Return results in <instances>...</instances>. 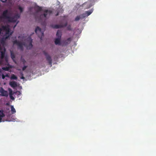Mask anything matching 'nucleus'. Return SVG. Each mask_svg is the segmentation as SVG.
<instances>
[{
	"label": "nucleus",
	"mask_w": 156,
	"mask_h": 156,
	"mask_svg": "<svg viewBox=\"0 0 156 156\" xmlns=\"http://www.w3.org/2000/svg\"><path fill=\"white\" fill-rule=\"evenodd\" d=\"M32 40L30 37H28L27 39V43H22L17 40H15L13 41V44H16L18 46V48L21 51L23 49V46H25L27 49H30L33 47L32 44Z\"/></svg>",
	"instance_id": "f03ea898"
},
{
	"label": "nucleus",
	"mask_w": 156,
	"mask_h": 156,
	"mask_svg": "<svg viewBox=\"0 0 156 156\" xmlns=\"http://www.w3.org/2000/svg\"><path fill=\"white\" fill-rule=\"evenodd\" d=\"M10 98L12 100H14L15 99L14 98L13 96L12 95H9Z\"/></svg>",
	"instance_id": "c756f323"
},
{
	"label": "nucleus",
	"mask_w": 156,
	"mask_h": 156,
	"mask_svg": "<svg viewBox=\"0 0 156 156\" xmlns=\"http://www.w3.org/2000/svg\"><path fill=\"white\" fill-rule=\"evenodd\" d=\"M11 79L12 80H16L17 79V76L14 74L11 75Z\"/></svg>",
	"instance_id": "aec40b11"
},
{
	"label": "nucleus",
	"mask_w": 156,
	"mask_h": 156,
	"mask_svg": "<svg viewBox=\"0 0 156 156\" xmlns=\"http://www.w3.org/2000/svg\"><path fill=\"white\" fill-rule=\"evenodd\" d=\"M5 40L3 38L0 40V43L2 45H4L5 43Z\"/></svg>",
	"instance_id": "412c9836"
},
{
	"label": "nucleus",
	"mask_w": 156,
	"mask_h": 156,
	"mask_svg": "<svg viewBox=\"0 0 156 156\" xmlns=\"http://www.w3.org/2000/svg\"><path fill=\"white\" fill-rule=\"evenodd\" d=\"M80 16L81 17V19H82L85 17L86 16H87V15L85 12L84 13L80 15Z\"/></svg>",
	"instance_id": "5701e85b"
},
{
	"label": "nucleus",
	"mask_w": 156,
	"mask_h": 156,
	"mask_svg": "<svg viewBox=\"0 0 156 156\" xmlns=\"http://www.w3.org/2000/svg\"><path fill=\"white\" fill-rule=\"evenodd\" d=\"M12 14V12L11 10V9L9 8V9H5L3 12L2 18L7 20L9 22L15 23L17 20L20 17V15L17 13L13 16H11ZM1 18V17L0 16V19Z\"/></svg>",
	"instance_id": "f257e3e1"
},
{
	"label": "nucleus",
	"mask_w": 156,
	"mask_h": 156,
	"mask_svg": "<svg viewBox=\"0 0 156 156\" xmlns=\"http://www.w3.org/2000/svg\"><path fill=\"white\" fill-rule=\"evenodd\" d=\"M58 13H57L56 14V16H58Z\"/></svg>",
	"instance_id": "58836bf2"
},
{
	"label": "nucleus",
	"mask_w": 156,
	"mask_h": 156,
	"mask_svg": "<svg viewBox=\"0 0 156 156\" xmlns=\"http://www.w3.org/2000/svg\"><path fill=\"white\" fill-rule=\"evenodd\" d=\"M5 49L4 51H1V55L0 58L3 59H4V58L5 62H7L8 61V58L7 56H5Z\"/></svg>",
	"instance_id": "0eeeda50"
},
{
	"label": "nucleus",
	"mask_w": 156,
	"mask_h": 156,
	"mask_svg": "<svg viewBox=\"0 0 156 156\" xmlns=\"http://www.w3.org/2000/svg\"><path fill=\"white\" fill-rule=\"evenodd\" d=\"M61 38H57L55 41V43L56 45L60 44V40Z\"/></svg>",
	"instance_id": "f8f14e48"
},
{
	"label": "nucleus",
	"mask_w": 156,
	"mask_h": 156,
	"mask_svg": "<svg viewBox=\"0 0 156 156\" xmlns=\"http://www.w3.org/2000/svg\"><path fill=\"white\" fill-rule=\"evenodd\" d=\"M11 111L12 114H13L16 112V111L14 107L12 105L11 106Z\"/></svg>",
	"instance_id": "6ab92c4d"
},
{
	"label": "nucleus",
	"mask_w": 156,
	"mask_h": 156,
	"mask_svg": "<svg viewBox=\"0 0 156 156\" xmlns=\"http://www.w3.org/2000/svg\"><path fill=\"white\" fill-rule=\"evenodd\" d=\"M5 75H4V74H2V78L3 79H5Z\"/></svg>",
	"instance_id": "473e14b6"
},
{
	"label": "nucleus",
	"mask_w": 156,
	"mask_h": 156,
	"mask_svg": "<svg viewBox=\"0 0 156 156\" xmlns=\"http://www.w3.org/2000/svg\"><path fill=\"white\" fill-rule=\"evenodd\" d=\"M35 9L36 11L38 12L42 10V8L39 6H37L35 7Z\"/></svg>",
	"instance_id": "ddd939ff"
},
{
	"label": "nucleus",
	"mask_w": 156,
	"mask_h": 156,
	"mask_svg": "<svg viewBox=\"0 0 156 156\" xmlns=\"http://www.w3.org/2000/svg\"><path fill=\"white\" fill-rule=\"evenodd\" d=\"M2 30V29L1 28H0V34H1V33Z\"/></svg>",
	"instance_id": "e433bc0d"
},
{
	"label": "nucleus",
	"mask_w": 156,
	"mask_h": 156,
	"mask_svg": "<svg viewBox=\"0 0 156 156\" xmlns=\"http://www.w3.org/2000/svg\"><path fill=\"white\" fill-rule=\"evenodd\" d=\"M0 93H1V95L2 96L7 97L8 96L7 91L5 90L2 87L0 88Z\"/></svg>",
	"instance_id": "6e6552de"
},
{
	"label": "nucleus",
	"mask_w": 156,
	"mask_h": 156,
	"mask_svg": "<svg viewBox=\"0 0 156 156\" xmlns=\"http://www.w3.org/2000/svg\"><path fill=\"white\" fill-rule=\"evenodd\" d=\"M9 85L13 88L17 86L16 83L14 81L10 82L9 83Z\"/></svg>",
	"instance_id": "9d476101"
},
{
	"label": "nucleus",
	"mask_w": 156,
	"mask_h": 156,
	"mask_svg": "<svg viewBox=\"0 0 156 156\" xmlns=\"http://www.w3.org/2000/svg\"><path fill=\"white\" fill-rule=\"evenodd\" d=\"M63 17H64V18H66L67 17V16H63Z\"/></svg>",
	"instance_id": "4c0bfd02"
},
{
	"label": "nucleus",
	"mask_w": 156,
	"mask_h": 156,
	"mask_svg": "<svg viewBox=\"0 0 156 156\" xmlns=\"http://www.w3.org/2000/svg\"><path fill=\"white\" fill-rule=\"evenodd\" d=\"M27 67V66H24L22 68V70L23 71H24L26 69Z\"/></svg>",
	"instance_id": "7c9ffc66"
},
{
	"label": "nucleus",
	"mask_w": 156,
	"mask_h": 156,
	"mask_svg": "<svg viewBox=\"0 0 156 156\" xmlns=\"http://www.w3.org/2000/svg\"><path fill=\"white\" fill-rule=\"evenodd\" d=\"M67 22H66L65 23L62 24H61L60 25L56 24L52 26V27L54 28L55 29H58V28H61L65 27H66L67 25Z\"/></svg>",
	"instance_id": "423d86ee"
},
{
	"label": "nucleus",
	"mask_w": 156,
	"mask_h": 156,
	"mask_svg": "<svg viewBox=\"0 0 156 156\" xmlns=\"http://www.w3.org/2000/svg\"><path fill=\"white\" fill-rule=\"evenodd\" d=\"M97 0H89L87 2L84 3L83 5H86L87 6L86 7V8L88 9L94 5L95 1Z\"/></svg>",
	"instance_id": "20e7f679"
},
{
	"label": "nucleus",
	"mask_w": 156,
	"mask_h": 156,
	"mask_svg": "<svg viewBox=\"0 0 156 156\" xmlns=\"http://www.w3.org/2000/svg\"><path fill=\"white\" fill-rule=\"evenodd\" d=\"M18 9L20 10V12H22L23 11V8L20 6H18Z\"/></svg>",
	"instance_id": "b1692460"
},
{
	"label": "nucleus",
	"mask_w": 156,
	"mask_h": 156,
	"mask_svg": "<svg viewBox=\"0 0 156 156\" xmlns=\"http://www.w3.org/2000/svg\"><path fill=\"white\" fill-rule=\"evenodd\" d=\"M44 13L41 16V17H42L44 16V17L46 18L48 14H50L52 12L51 10H46L44 11Z\"/></svg>",
	"instance_id": "1a4fd4ad"
},
{
	"label": "nucleus",
	"mask_w": 156,
	"mask_h": 156,
	"mask_svg": "<svg viewBox=\"0 0 156 156\" xmlns=\"http://www.w3.org/2000/svg\"><path fill=\"white\" fill-rule=\"evenodd\" d=\"M1 95L0 94V96Z\"/></svg>",
	"instance_id": "a19ab883"
},
{
	"label": "nucleus",
	"mask_w": 156,
	"mask_h": 156,
	"mask_svg": "<svg viewBox=\"0 0 156 156\" xmlns=\"http://www.w3.org/2000/svg\"><path fill=\"white\" fill-rule=\"evenodd\" d=\"M93 12V10L92 9L90 10L89 11H86L85 12L87 16H88Z\"/></svg>",
	"instance_id": "f3484780"
},
{
	"label": "nucleus",
	"mask_w": 156,
	"mask_h": 156,
	"mask_svg": "<svg viewBox=\"0 0 156 156\" xmlns=\"http://www.w3.org/2000/svg\"><path fill=\"white\" fill-rule=\"evenodd\" d=\"M2 69L3 70L6 71H8L9 69V68L8 67H3Z\"/></svg>",
	"instance_id": "393cba45"
},
{
	"label": "nucleus",
	"mask_w": 156,
	"mask_h": 156,
	"mask_svg": "<svg viewBox=\"0 0 156 156\" xmlns=\"http://www.w3.org/2000/svg\"><path fill=\"white\" fill-rule=\"evenodd\" d=\"M80 19H81V17L80 16H77L75 18V21H79Z\"/></svg>",
	"instance_id": "4be33fe9"
},
{
	"label": "nucleus",
	"mask_w": 156,
	"mask_h": 156,
	"mask_svg": "<svg viewBox=\"0 0 156 156\" xmlns=\"http://www.w3.org/2000/svg\"><path fill=\"white\" fill-rule=\"evenodd\" d=\"M5 116V115L3 112V111L0 110V122H2V118Z\"/></svg>",
	"instance_id": "4468645a"
},
{
	"label": "nucleus",
	"mask_w": 156,
	"mask_h": 156,
	"mask_svg": "<svg viewBox=\"0 0 156 156\" xmlns=\"http://www.w3.org/2000/svg\"><path fill=\"white\" fill-rule=\"evenodd\" d=\"M56 35L58 38H61L62 36V32L61 31L58 30Z\"/></svg>",
	"instance_id": "2eb2a0df"
},
{
	"label": "nucleus",
	"mask_w": 156,
	"mask_h": 156,
	"mask_svg": "<svg viewBox=\"0 0 156 156\" xmlns=\"http://www.w3.org/2000/svg\"><path fill=\"white\" fill-rule=\"evenodd\" d=\"M43 52L44 55L46 56L47 60L49 64L51 66H52V60L51 56L45 51H44Z\"/></svg>",
	"instance_id": "39448f33"
},
{
	"label": "nucleus",
	"mask_w": 156,
	"mask_h": 156,
	"mask_svg": "<svg viewBox=\"0 0 156 156\" xmlns=\"http://www.w3.org/2000/svg\"><path fill=\"white\" fill-rule=\"evenodd\" d=\"M71 40L70 37L69 38L65 41L64 43H65L66 45H67L70 43Z\"/></svg>",
	"instance_id": "dca6fc26"
},
{
	"label": "nucleus",
	"mask_w": 156,
	"mask_h": 156,
	"mask_svg": "<svg viewBox=\"0 0 156 156\" xmlns=\"http://www.w3.org/2000/svg\"><path fill=\"white\" fill-rule=\"evenodd\" d=\"M13 94V93H12V91L11 89H10L9 90V95H12Z\"/></svg>",
	"instance_id": "a878e982"
},
{
	"label": "nucleus",
	"mask_w": 156,
	"mask_h": 156,
	"mask_svg": "<svg viewBox=\"0 0 156 156\" xmlns=\"http://www.w3.org/2000/svg\"><path fill=\"white\" fill-rule=\"evenodd\" d=\"M11 57L13 60L14 61L15 58V56L14 54L12 51H11Z\"/></svg>",
	"instance_id": "a211bd4d"
},
{
	"label": "nucleus",
	"mask_w": 156,
	"mask_h": 156,
	"mask_svg": "<svg viewBox=\"0 0 156 156\" xmlns=\"http://www.w3.org/2000/svg\"><path fill=\"white\" fill-rule=\"evenodd\" d=\"M22 62H23V64H25V62H26V61L25 60V59H23V60Z\"/></svg>",
	"instance_id": "f704fd0d"
},
{
	"label": "nucleus",
	"mask_w": 156,
	"mask_h": 156,
	"mask_svg": "<svg viewBox=\"0 0 156 156\" xmlns=\"http://www.w3.org/2000/svg\"><path fill=\"white\" fill-rule=\"evenodd\" d=\"M9 35H7L6 37H3V38L6 41V39H8L9 37Z\"/></svg>",
	"instance_id": "c85d7f7f"
},
{
	"label": "nucleus",
	"mask_w": 156,
	"mask_h": 156,
	"mask_svg": "<svg viewBox=\"0 0 156 156\" xmlns=\"http://www.w3.org/2000/svg\"><path fill=\"white\" fill-rule=\"evenodd\" d=\"M3 62V59L0 58V65L2 64Z\"/></svg>",
	"instance_id": "cd10ccee"
},
{
	"label": "nucleus",
	"mask_w": 156,
	"mask_h": 156,
	"mask_svg": "<svg viewBox=\"0 0 156 156\" xmlns=\"http://www.w3.org/2000/svg\"><path fill=\"white\" fill-rule=\"evenodd\" d=\"M67 30H70L72 29L71 26L70 25H69L67 27Z\"/></svg>",
	"instance_id": "bb28decb"
},
{
	"label": "nucleus",
	"mask_w": 156,
	"mask_h": 156,
	"mask_svg": "<svg viewBox=\"0 0 156 156\" xmlns=\"http://www.w3.org/2000/svg\"><path fill=\"white\" fill-rule=\"evenodd\" d=\"M2 73V70H0V73Z\"/></svg>",
	"instance_id": "ea45409f"
},
{
	"label": "nucleus",
	"mask_w": 156,
	"mask_h": 156,
	"mask_svg": "<svg viewBox=\"0 0 156 156\" xmlns=\"http://www.w3.org/2000/svg\"><path fill=\"white\" fill-rule=\"evenodd\" d=\"M5 77H9V75L8 74H6L5 75Z\"/></svg>",
	"instance_id": "c9c22d12"
},
{
	"label": "nucleus",
	"mask_w": 156,
	"mask_h": 156,
	"mask_svg": "<svg viewBox=\"0 0 156 156\" xmlns=\"http://www.w3.org/2000/svg\"><path fill=\"white\" fill-rule=\"evenodd\" d=\"M7 0H0V1L2 2H3V3H5V2H6L7 1Z\"/></svg>",
	"instance_id": "72a5a7b5"
},
{
	"label": "nucleus",
	"mask_w": 156,
	"mask_h": 156,
	"mask_svg": "<svg viewBox=\"0 0 156 156\" xmlns=\"http://www.w3.org/2000/svg\"><path fill=\"white\" fill-rule=\"evenodd\" d=\"M35 31L38 37L40 38L41 40H42V37H43L44 34L43 32L42 31L41 28L38 27H37Z\"/></svg>",
	"instance_id": "7ed1b4c3"
},
{
	"label": "nucleus",
	"mask_w": 156,
	"mask_h": 156,
	"mask_svg": "<svg viewBox=\"0 0 156 156\" xmlns=\"http://www.w3.org/2000/svg\"><path fill=\"white\" fill-rule=\"evenodd\" d=\"M21 75L22 76L21 77V79H25V77L23 76V74L22 73H21Z\"/></svg>",
	"instance_id": "2f4dec72"
},
{
	"label": "nucleus",
	"mask_w": 156,
	"mask_h": 156,
	"mask_svg": "<svg viewBox=\"0 0 156 156\" xmlns=\"http://www.w3.org/2000/svg\"><path fill=\"white\" fill-rule=\"evenodd\" d=\"M5 29L6 30V34L9 35H12V32H10V29L9 27H5Z\"/></svg>",
	"instance_id": "9b49d317"
}]
</instances>
